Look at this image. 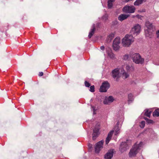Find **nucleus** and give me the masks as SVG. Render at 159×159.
<instances>
[{"label": "nucleus", "instance_id": "nucleus-1", "mask_svg": "<svg viewBox=\"0 0 159 159\" xmlns=\"http://www.w3.org/2000/svg\"><path fill=\"white\" fill-rule=\"evenodd\" d=\"M142 145L143 143L142 142H140L138 144L135 143L130 150L129 154V157H132L135 156L139 151L142 147Z\"/></svg>", "mask_w": 159, "mask_h": 159}, {"label": "nucleus", "instance_id": "nucleus-2", "mask_svg": "<svg viewBox=\"0 0 159 159\" xmlns=\"http://www.w3.org/2000/svg\"><path fill=\"white\" fill-rule=\"evenodd\" d=\"M133 41V38L132 35L126 34L122 39V44L124 47H128Z\"/></svg>", "mask_w": 159, "mask_h": 159}, {"label": "nucleus", "instance_id": "nucleus-3", "mask_svg": "<svg viewBox=\"0 0 159 159\" xmlns=\"http://www.w3.org/2000/svg\"><path fill=\"white\" fill-rule=\"evenodd\" d=\"M133 61L136 64H142L143 63L144 59L142 58L139 53H135L132 56Z\"/></svg>", "mask_w": 159, "mask_h": 159}, {"label": "nucleus", "instance_id": "nucleus-4", "mask_svg": "<svg viewBox=\"0 0 159 159\" xmlns=\"http://www.w3.org/2000/svg\"><path fill=\"white\" fill-rule=\"evenodd\" d=\"M135 10V8L133 6H125L123 9V12L126 13H133Z\"/></svg>", "mask_w": 159, "mask_h": 159}, {"label": "nucleus", "instance_id": "nucleus-5", "mask_svg": "<svg viewBox=\"0 0 159 159\" xmlns=\"http://www.w3.org/2000/svg\"><path fill=\"white\" fill-rule=\"evenodd\" d=\"M120 69L117 68L113 70L112 71L111 76L114 79L116 78V81H118L120 77Z\"/></svg>", "mask_w": 159, "mask_h": 159}, {"label": "nucleus", "instance_id": "nucleus-6", "mask_svg": "<svg viewBox=\"0 0 159 159\" xmlns=\"http://www.w3.org/2000/svg\"><path fill=\"white\" fill-rule=\"evenodd\" d=\"M120 43V39L119 37H116L114 40L112 47L114 50L116 51L120 48L119 44Z\"/></svg>", "mask_w": 159, "mask_h": 159}, {"label": "nucleus", "instance_id": "nucleus-7", "mask_svg": "<svg viewBox=\"0 0 159 159\" xmlns=\"http://www.w3.org/2000/svg\"><path fill=\"white\" fill-rule=\"evenodd\" d=\"M110 87V84L107 81L103 83L100 87V91L102 92H105Z\"/></svg>", "mask_w": 159, "mask_h": 159}, {"label": "nucleus", "instance_id": "nucleus-8", "mask_svg": "<svg viewBox=\"0 0 159 159\" xmlns=\"http://www.w3.org/2000/svg\"><path fill=\"white\" fill-rule=\"evenodd\" d=\"M140 26L139 24H136L133 28L131 30V34H139L140 32Z\"/></svg>", "mask_w": 159, "mask_h": 159}, {"label": "nucleus", "instance_id": "nucleus-9", "mask_svg": "<svg viewBox=\"0 0 159 159\" xmlns=\"http://www.w3.org/2000/svg\"><path fill=\"white\" fill-rule=\"evenodd\" d=\"M116 151L114 149L109 150L105 154L104 158L106 159H111L113 156V154L115 153Z\"/></svg>", "mask_w": 159, "mask_h": 159}, {"label": "nucleus", "instance_id": "nucleus-10", "mask_svg": "<svg viewBox=\"0 0 159 159\" xmlns=\"http://www.w3.org/2000/svg\"><path fill=\"white\" fill-rule=\"evenodd\" d=\"M128 149L129 147L126 142H122L121 143L119 149L121 153L125 151Z\"/></svg>", "mask_w": 159, "mask_h": 159}, {"label": "nucleus", "instance_id": "nucleus-11", "mask_svg": "<svg viewBox=\"0 0 159 159\" xmlns=\"http://www.w3.org/2000/svg\"><path fill=\"white\" fill-rule=\"evenodd\" d=\"M104 141L101 140L96 143L95 147V152L98 153L101 150V149L103 148L102 146Z\"/></svg>", "mask_w": 159, "mask_h": 159}, {"label": "nucleus", "instance_id": "nucleus-12", "mask_svg": "<svg viewBox=\"0 0 159 159\" xmlns=\"http://www.w3.org/2000/svg\"><path fill=\"white\" fill-rule=\"evenodd\" d=\"M99 129L96 127L93 129V133L92 134V139L93 140H95L98 136L99 134Z\"/></svg>", "mask_w": 159, "mask_h": 159}, {"label": "nucleus", "instance_id": "nucleus-13", "mask_svg": "<svg viewBox=\"0 0 159 159\" xmlns=\"http://www.w3.org/2000/svg\"><path fill=\"white\" fill-rule=\"evenodd\" d=\"M114 131L113 130H111L110 131L108 134L107 136V137L106 138L105 142H106V144H108L110 141L111 139V137H112V136L113 135V134Z\"/></svg>", "mask_w": 159, "mask_h": 159}, {"label": "nucleus", "instance_id": "nucleus-14", "mask_svg": "<svg viewBox=\"0 0 159 159\" xmlns=\"http://www.w3.org/2000/svg\"><path fill=\"white\" fill-rule=\"evenodd\" d=\"M129 16V15H128L121 14L118 16V19L120 21H122L123 20L126 19Z\"/></svg>", "mask_w": 159, "mask_h": 159}, {"label": "nucleus", "instance_id": "nucleus-15", "mask_svg": "<svg viewBox=\"0 0 159 159\" xmlns=\"http://www.w3.org/2000/svg\"><path fill=\"white\" fill-rule=\"evenodd\" d=\"M120 70L121 72L123 71V72L121 73V74H122V77L123 79H126L129 77V74L125 72L123 68H121Z\"/></svg>", "mask_w": 159, "mask_h": 159}, {"label": "nucleus", "instance_id": "nucleus-16", "mask_svg": "<svg viewBox=\"0 0 159 159\" xmlns=\"http://www.w3.org/2000/svg\"><path fill=\"white\" fill-rule=\"evenodd\" d=\"M125 69L127 72L133 71L134 70V69L133 66H130L129 65H127L126 66Z\"/></svg>", "mask_w": 159, "mask_h": 159}, {"label": "nucleus", "instance_id": "nucleus-17", "mask_svg": "<svg viewBox=\"0 0 159 159\" xmlns=\"http://www.w3.org/2000/svg\"><path fill=\"white\" fill-rule=\"evenodd\" d=\"M107 53L108 56L111 59H114L115 58V55L112 52L111 50H108L107 51Z\"/></svg>", "mask_w": 159, "mask_h": 159}, {"label": "nucleus", "instance_id": "nucleus-18", "mask_svg": "<svg viewBox=\"0 0 159 159\" xmlns=\"http://www.w3.org/2000/svg\"><path fill=\"white\" fill-rule=\"evenodd\" d=\"M93 28L91 30V31L89 32L88 35V37L90 39L94 33L95 30V27L94 25H93Z\"/></svg>", "mask_w": 159, "mask_h": 159}, {"label": "nucleus", "instance_id": "nucleus-19", "mask_svg": "<svg viewBox=\"0 0 159 159\" xmlns=\"http://www.w3.org/2000/svg\"><path fill=\"white\" fill-rule=\"evenodd\" d=\"M147 0H136L134 3L135 6H139L142 4L143 2H145Z\"/></svg>", "mask_w": 159, "mask_h": 159}, {"label": "nucleus", "instance_id": "nucleus-20", "mask_svg": "<svg viewBox=\"0 0 159 159\" xmlns=\"http://www.w3.org/2000/svg\"><path fill=\"white\" fill-rule=\"evenodd\" d=\"M115 0H108L107 2V7L108 8H111L113 6V3L115 1Z\"/></svg>", "mask_w": 159, "mask_h": 159}, {"label": "nucleus", "instance_id": "nucleus-21", "mask_svg": "<svg viewBox=\"0 0 159 159\" xmlns=\"http://www.w3.org/2000/svg\"><path fill=\"white\" fill-rule=\"evenodd\" d=\"M145 26L148 29H151L152 28L153 25L152 24L148 21L146 22Z\"/></svg>", "mask_w": 159, "mask_h": 159}, {"label": "nucleus", "instance_id": "nucleus-22", "mask_svg": "<svg viewBox=\"0 0 159 159\" xmlns=\"http://www.w3.org/2000/svg\"><path fill=\"white\" fill-rule=\"evenodd\" d=\"M128 101L129 103L132 102L133 100V95L131 93H130L128 95Z\"/></svg>", "mask_w": 159, "mask_h": 159}, {"label": "nucleus", "instance_id": "nucleus-23", "mask_svg": "<svg viewBox=\"0 0 159 159\" xmlns=\"http://www.w3.org/2000/svg\"><path fill=\"white\" fill-rule=\"evenodd\" d=\"M153 115L154 116H159V109H156L153 112Z\"/></svg>", "mask_w": 159, "mask_h": 159}, {"label": "nucleus", "instance_id": "nucleus-24", "mask_svg": "<svg viewBox=\"0 0 159 159\" xmlns=\"http://www.w3.org/2000/svg\"><path fill=\"white\" fill-rule=\"evenodd\" d=\"M115 33H112L108 36V39L110 40V41L113 39L115 35Z\"/></svg>", "mask_w": 159, "mask_h": 159}, {"label": "nucleus", "instance_id": "nucleus-25", "mask_svg": "<svg viewBox=\"0 0 159 159\" xmlns=\"http://www.w3.org/2000/svg\"><path fill=\"white\" fill-rule=\"evenodd\" d=\"M106 98H107V100L110 103L113 102L114 100L113 97L111 96H109L108 97H107Z\"/></svg>", "mask_w": 159, "mask_h": 159}, {"label": "nucleus", "instance_id": "nucleus-26", "mask_svg": "<svg viewBox=\"0 0 159 159\" xmlns=\"http://www.w3.org/2000/svg\"><path fill=\"white\" fill-rule=\"evenodd\" d=\"M151 111H149L148 110H147L145 113V115L147 116L150 117L151 115Z\"/></svg>", "mask_w": 159, "mask_h": 159}, {"label": "nucleus", "instance_id": "nucleus-27", "mask_svg": "<svg viewBox=\"0 0 159 159\" xmlns=\"http://www.w3.org/2000/svg\"><path fill=\"white\" fill-rule=\"evenodd\" d=\"M89 91L92 92H94V85L90 86Z\"/></svg>", "mask_w": 159, "mask_h": 159}, {"label": "nucleus", "instance_id": "nucleus-28", "mask_svg": "<svg viewBox=\"0 0 159 159\" xmlns=\"http://www.w3.org/2000/svg\"><path fill=\"white\" fill-rule=\"evenodd\" d=\"M84 84L86 87H89L90 86V84L87 81H85Z\"/></svg>", "mask_w": 159, "mask_h": 159}, {"label": "nucleus", "instance_id": "nucleus-29", "mask_svg": "<svg viewBox=\"0 0 159 159\" xmlns=\"http://www.w3.org/2000/svg\"><path fill=\"white\" fill-rule=\"evenodd\" d=\"M145 125V122L144 121H142L141 123V125H140V127L142 128L144 127Z\"/></svg>", "mask_w": 159, "mask_h": 159}, {"label": "nucleus", "instance_id": "nucleus-30", "mask_svg": "<svg viewBox=\"0 0 159 159\" xmlns=\"http://www.w3.org/2000/svg\"><path fill=\"white\" fill-rule=\"evenodd\" d=\"M129 58V56L128 54H125V55H124L123 59V60H126L128 59Z\"/></svg>", "mask_w": 159, "mask_h": 159}, {"label": "nucleus", "instance_id": "nucleus-31", "mask_svg": "<svg viewBox=\"0 0 159 159\" xmlns=\"http://www.w3.org/2000/svg\"><path fill=\"white\" fill-rule=\"evenodd\" d=\"M103 103L105 104H108L110 103L107 100V98H106L103 101Z\"/></svg>", "mask_w": 159, "mask_h": 159}, {"label": "nucleus", "instance_id": "nucleus-32", "mask_svg": "<svg viewBox=\"0 0 159 159\" xmlns=\"http://www.w3.org/2000/svg\"><path fill=\"white\" fill-rule=\"evenodd\" d=\"M102 18L103 19L105 20H107V16L105 15L102 17Z\"/></svg>", "mask_w": 159, "mask_h": 159}, {"label": "nucleus", "instance_id": "nucleus-33", "mask_svg": "<svg viewBox=\"0 0 159 159\" xmlns=\"http://www.w3.org/2000/svg\"><path fill=\"white\" fill-rule=\"evenodd\" d=\"M119 129L118 128H117L115 131V135H117L119 133Z\"/></svg>", "mask_w": 159, "mask_h": 159}, {"label": "nucleus", "instance_id": "nucleus-34", "mask_svg": "<svg viewBox=\"0 0 159 159\" xmlns=\"http://www.w3.org/2000/svg\"><path fill=\"white\" fill-rule=\"evenodd\" d=\"M147 122L148 124H152L153 122V121L152 120L149 119Z\"/></svg>", "mask_w": 159, "mask_h": 159}, {"label": "nucleus", "instance_id": "nucleus-35", "mask_svg": "<svg viewBox=\"0 0 159 159\" xmlns=\"http://www.w3.org/2000/svg\"><path fill=\"white\" fill-rule=\"evenodd\" d=\"M43 75V73L42 72H40L39 73V75L40 76H42Z\"/></svg>", "mask_w": 159, "mask_h": 159}, {"label": "nucleus", "instance_id": "nucleus-36", "mask_svg": "<svg viewBox=\"0 0 159 159\" xmlns=\"http://www.w3.org/2000/svg\"><path fill=\"white\" fill-rule=\"evenodd\" d=\"M100 48L102 50H104L105 48V47L104 46H102L100 47Z\"/></svg>", "mask_w": 159, "mask_h": 159}, {"label": "nucleus", "instance_id": "nucleus-37", "mask_svg": "<svg viewBox=\"0 0 159 159\" xmlns=\"http://www.w3.org/2000/svg\"><path fill=\"white\" fill-rule=\"evenodd\" d=\"M156 34L158 36H159V30H158Z\"/></svg>", "mask_w": 159, "mask_h": 159}, {"label": "nucleus", "instance_id": "nucleus-38", "mask_svg": "<svg viewBox=\"0 0 159 159\" xmlns=\"http://www.w3.org/2000/svg\"><path fill=\"white\" fill-rule=\"evenodd\" d=\"M144 119L146 121V122H147L149 119L146 118V117H144Z\"/></svg>", "mask_w": 159, "mask_h": 159}, {"label": "nucleus", "instance_id": "nucleus-39", "mask_svg": "<svg viewBox=\"0 0 159 159\" xmlns=\"http://www.w3.org/2000/svg\"><path fill=\"white\" fill-rule=\"evenodd\" d=\"M93 113H94V114H95L96 113H95V110L94 109V108L93 107Z\"/></svg>", "mask_w": 159, "mask_h": 159}, {"label": "nucleus", "instance_id": "nucleus-40", "mask_svg": "<svg viewBox=\"0 0 159 159\" xmlns=\"http://www.w3.org/2000/svg\"><path fill=\"white\" fill-rule=\"evenodd\" d=\"M92 145H90L89 146V147H90V148H91L92 147Z\"/></svg>", "mask_w": 159, "mask_h": 159}]
</instances>
